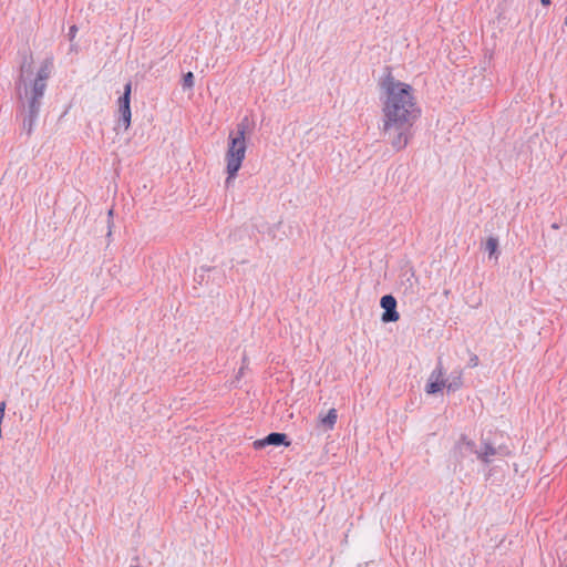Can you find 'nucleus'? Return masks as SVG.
I'll use <instances>...</instances> for the list:
<instances>
[{"mask_svg":"<svg viewBox=\"0 0 567 567\" xmlns=\"http://www.w3.org/2000/svg\"><path fill=\"white\" fill-rule=\"evenodd\" d=\"M383 134L395 152L404 150L414 136L413 126L421 116L413 87L396 80L390 66L379 80Z\"/></svg>","mask_w":567,"mask_h":567,"instance_id":"f257e3e1","label":"nucleus"},{"mask_svg":"<svg viewBox=\"0 0 567 567\" xmlns=\"http://www.w3.org/2000/svg\"><path fill=\"white\" fill-rule=\"evenodd\" d=\"M249 127L248 117H244L236 126V132H231L228 137V148L226 153V168L231 175L238 173L246 153L245 135Z\"/></svg>","mask_w":567,"mask_h":567,"instance_id":"f03ea898","label":"nucleus"},{"mask_svg":"<svg viewBox=\"0 0 567 567\" xmlns=\"http://www.w3.org/2000/svg\"><path fill=\"white\" fill-rule=\"evenodd\" d=\"M41 97L29 95V87H24V95H22V100H18L21 104V131L24 132L28 136H30L33 132V127L41 107Z\"/></svg>","mask_w":567,"mask_h":567,"instance_id":"7ed1b4c3","label":"nucleus"},{"mask_svg":"<svg viewBox=\"0 0 567 567\" xmlns=\"http://www.w3.org/2000/svg\"><path fill=\"white\" fill-rule=\"evenodd\" d=\"M52 70H53V58L48 56L42 61L34 80L30 84L29 95L41 97V99L43 97L45 89H47V81L51 76Z\"/></svg>","mask_w":567,"mask_h":567,"instance_id":"20e7f679","label":"nucleus"},{"mask_svg":"<svg viewBox=\"0 0 567 567\" xmlns=\"http://www.w3.org/2000/svg\"><path fill=\"white\" fill-rule=\"evenodd\" d=\"M131 94H132V83L127 82L124 85V91L122 95L117 100L118 105V124L123 125L124 130H127L131 125Z\"/></svg>","mask_w":567,"mask_h":567,"instance_id":"39448f33","label":"nucleus"},{"mask_svg":"<svg viewBox=\"0 0 567 567\" xmlns=\"http://www.w3.org/2000/svg\"><path fill=\"white\" fill-rule=\"evenodd\" d=\"M33 58L31 53H24L22 55V61L19 69V76L16 81V91L18 100H22V95H24V87H30L24 79L25 74H30L32 72Z\"/></svg>","mask_w":567,"mask_h":567,"instance_id":"423d86ee","label":"nucleus"},{"mask_svg":"<svg viewBox=\"0 0 567 567\" xmlns=\"http://www.w3.org/2000/svg\"><path fill=\"white\" fill-rule=\"evenodd\" d=\"M380 306L384 310L381 320L384 323L396 322L400 315L396 310V299L392 295H384L380 300Z\"/></svg>","mask_w":567,"mask_h":567,"instance_id":"0eeeda50","label":"nucleus"},{"mask_svg":"<svg viewBox=\"0 0 567 567\" xmlns=\"http://www.w3.org/2000/svg\"><path fill=\"white\" fill-rule=\"evenodd\" d=\"M252 445H254L255 450H261V449H264V447H266L268 445L289 446L290 445V441H289L287 434H285V433L271 432L267 436H265L264 439L256 440L252 443Z\"/></svg>","mask_w":567,"mask_h":567,"instance_id":"6e6552de","label":"nucleus"},{"mask_svg":"<svg viewBox=\"0 0 567 567\" xmlns=\"http://www.w3.org/2000/svg\"><path fill=\"white\" fill-rule=\"evenodd\" d=\"M436 380L429 379L425 385V392L427 394H435L446 388V380L444 379L445 371L442 365V360L439 359L436 365Z\"/></svg>","mask_w":567,"mask_h":567,"instance_id":"1a4fd4ad","label":"nucleus"},{"mask_svg":"<svg viewBox=\"0 0 567 567\" xmlns=\"http://www.w3.org/2000/svg\"><path fill=\"white\" fill-rule=\"evenodd\" d=\"M482 445L483 446H482L481 451H478V453H477V457L485 464H488V463H491L489 457L496 455L497 450L489 442H483Z\"/></svg>","mask_w":567,"mask_h":567,"instance_id":"9d476101","label":"nucleus"},{"mask_svg":"<svg viewBox=\"0 0 567 567\" xmlns=\"http://www.w3.org/2000/svg\"><path fill=\"white\" fill-rule=\"evenodd\" d=\"M463 385L462 372H453L446 380V389L449 392H455Z\"/></svg>","mask_w":567,"mask_h":567,"instance_id":"9b49d317","label":"nucleus"},{"mask_svg":"<svg viewBox=\"0 0 567 567\" xmlns=\"http://www.w3.org/2000/svg\"><path fill=\"white\" fill-rule=\"evenodd\" d=\"M338 413L336 409H330L326 416L320 420V423L326 430H332L336 425Z\"/></svg>","mask_w":567,"mask_h":567,"instance_id":"f8f14e48","label":"nucleus"},{"mask_svg":"<svg viewBox=\"0 0 567 567\" xmlns=\"http://www.w3.org/2000/svg\"><path fill=\"white\" fill-rule=\"evenodd\" d=\"M484 250L488 252L489 257L497 258L499 255L498 251V238L494 236H489L485 243Z\"/></svg>","mask_w":567,"mask_h":567,"instance_id":"ddd939ff","label":"nucleus"},{"mask_svg":"<svg viewBox=\"0 0 567 567\" xmlns=\"http://www.w3.org/2000/svg\"><path fill=\"white\" fill-rule=\"evenodd\" d=\"M457 445L462 449L463 446L468 450L472 453H478V451L475 450V443L474 441L467 439L466 435H462Z\"/></svg>","mask_w":567,"mask_h":567,"instance_id":"4468645a","label":"nucleus"},{"mask_svg":"<svg viewBox=\"0 0 567 567\" xmlns=\"http://www.w3.org/2000/svg\"><path fill=\"white\" fill-rule=\"evenodd\" d=\"M194 82H195V76H194L193 72L189 71L183 75L182 86L184 90L193 89Z\"/></svg>","mask_w":567,"mask_h":567,"instance_id":"2eb2a0df","label":"nucleus"},{"mask_svg":"<svg viewBox=\"0 0 567 567\" xmlns=\"http://www.w3.org/2000/svg\"><path fill=\"white\" fill-rule=\"evenodd\" d=\"M226 171H227L228 176L226 177L225 186H226V188H229V187L233 185L234 179H235V177H236L237 173H234V174L231 175V174H230L231 172H230L229 169H227V168H226Z\"/></svg>","mask_w":567,"mask_h":567,"instance_id":"dca6fc26","label":"nucleus"},{"mask_svg":"<svg viewBox=\"0 0 567 567\" xmlns=\"http://www.w3.org/2000/svg\"><path fill=\"white\" fill-rule=\"evenodd\" d=\"M478 363H480L478 357L475 353H472L470 357V360L467 362V367L475 368L478 365Z\"/></svg>","mask_w":567,"mask_h":567,"instance_id":"f3484780","label":"nucleus"},{"mask_svg":"<svg viewBox=\"0 0 567 567\" xmlns=\"http://www.w3.org/2000/svg\"><path fill=\"white\" fill-rule=\"evenodd\" d=\"M112 217H113V209H110L107 213V228H109L107 237H111V235H112V226H113Z\"/></svg>","mask_w":567,"mask_h":567,"instance_id":"a211bd4d","label":"nucleus"},{"mask_svg":"<svg viewBox=\"0 0 567 567\" xmlns=\"http://www.w3.org/2000/svg\"><path fill=\"white\" fill-rule=\"evenodd\" d=\"M78 27L75 24L69 28L68 38L72 42L76 35Z\"/></svg>","mask_w":567,"mask_h":567,"instance_id":"6ab92c4d","label":"nucleus"},{"mask_svg":"<svg viewBox=\"0 0 567 567\" xmlns=\"http://www.w3.org/2000/svg\"><path fill=\"white\" fill-rule=\"evenodd\" d=\"M244 369L245 367L241 365L240 369L238 370L237 378H240L244 374Z\"/></svg>","mask_w":567,"mask_h":567,"instance_id":"aec40b11","label":"nucleus"},{"mask_svg":"<svg viewBox=\"0 0 567 567\" xmlns=\"http://www.w3.org/2000/svg\"><path fill=\"white\" fill-rule=\"evenodd\" d=\"M540 3L546 7L551 3V0H540Z\"/></svg>","mask_w":567,"mask_h":567,"instance_id":"412c9836","label":"nucleus"},{"mask_svg":"<svg viewBox=\"0 0 567 567\" xmlns=\"http://www.w3.org/2000/svg\"><path fill=\"white\" fill-rule=\"evenodd\" d=\"M435 373H436V368L432 371V373H431L429 379L436 380Z\"/></svg>","mask_w":567,"mask_h":567,"instance_id":"4be33fe9","label":"nucleus"},{"mask_svg":"<svg viewBox=\"0 0 567 567\" xmlns=\"http://www.w3.org/2000/svg\"><path fill=\"white\" fill-rule=\"evenodd\" d=\"M564 24L567 27V16L564 19Z\"/></svg>","mask_w":567,"mask_h":567,"instance_id":"5701e85b","label":"nucleus"},{"mask_svg":"<svg viewBox=\"0 0 567 567\" xmlns=\"http://www.w3.org/2000/svg\"><path fill=\"white\" fill-rule=\"evenodd\" d=\"M130 567H137V566H130Z\"/></svg>","mask_w":567,"mask_h":567,"instance_id":"b1692460","label":"nucleus"}]
</instances>
